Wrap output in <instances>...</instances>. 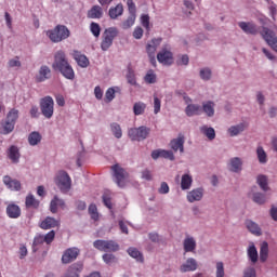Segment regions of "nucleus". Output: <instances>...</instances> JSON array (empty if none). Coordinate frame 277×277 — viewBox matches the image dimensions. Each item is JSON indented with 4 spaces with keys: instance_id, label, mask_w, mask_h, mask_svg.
<instances>
[{
    "instance_id": "19",
    "label": "nucleus",
    "mask_w": 277,
    "mask_h": 277,
    "mask_svg": "<svg viewBox=\"0 0 277 277\" xmlns=\"http://www.w3.org/2000/svg\"><path fill=\"white\" fill-rule=\"evenodd\" d=\"M79 249L77 248H69L65 250L62 256V263L64 265H68V263H72V261H77V256H79Z\"/></svg>"
},
{
    "instance_id": "9",
    "label": "nucleus",
    "mask_w": 277,
    "mask_h": 277,
    "mask_svg": "<svg viewBox=\"0 0 277 277\" xmlns=\"http://www.w3.org/2000/svg\"><path fill=\"white\" fill-rule=\"evenodd\" d=\"M111 170L115 183H117L118 187H124V185H127V176H129V173L118 164L113 166Z\"/></svg>"
},
{
    "instance_id": "10",
    "label": "nucleus",
    "mask_w": 277,
    "mask_h": 277,
    "mask_svg": "<svg viewBox=\"0 0 277 277\" xmlns=\"http://www.w3.org/2000/svg\"><path fill=\"white\" fill-rule=\"evenodd\" d=\"M157 60L162 66H172V64H174V55L168 47H164L159 51Z\"/></svg>"
},
{
    "instance_id": "38",
    "label": "nucleus",
    "mask_w": 277,
    "mask_h": 277,
    "mask_svg": "<svg viewBox=\"0 0 277 277\" xmlns=\"http://www.w3.org/2000/svg\"><path fill=\"white\" fill-rule=\"evenodd\" d=\"M88 18H103V8L101 5H93L88 12Z\"/></svg>"
},
{
    "instance_id": "35",
    "label": "nucleus",
    "mask_w": 277,
    "mask_h": 277,
    "mask_svg": "<svg viewBox=\"0 0 277 277\" xmlns=\"http://www.w3.org/2000/svg\"><path fill=\"white\" fill-rule=\"evenodd\" d=\"M64 199H60V197L54 196V198L50 202V211L51 213H57V209H64Z\"/></svg>"
},
{
    "instance_id": "8",
    "label": "nucleus",
    "mask_w": 277,
    "mask_h": 277,
    "mask_svg": "<svg viewBox=\"0 0 277 277\" xmlns=\"http://www.w3.org/2000/svg\"><path fill=\"white\" fill-rule=\"evenodd\" d=\"M55 184L61 192H69L71 185L70 175L65 171H60L56 174Z\"/></svg>"
},
{
    "instance_id": "20",
    "label": "nucleus",
    "mask_w": 277,
    "mask_h": 277,
    "mask_svg": "<svg viewBox=\"0 0 277 277\" xmlns=\"http://www.w3.org/2000/svg\"><path fill=\"white\" fill-rule=\"evenodd\" d=\"M247 129H248V123L240 122V123L230 126L227 129V135H229V137H238V135H241V133H243V131H246Z\"/></svg>"
},
{
    "instance_id": "39",
    "label": "nucleus",
    "mask_w": 277,
    "mask_h": 277,
    "mask_svg": "<svg viewBox=\"0 0 277 277\" xmlns=\"http://www.w3.org/2000/svg\"><path fill=\"white\" fill-rule=\"evenodd\" d=\"M120 93L119 87H110L106 90L105 100L106 103H111L116 98V94Z\"/></svg>"
},
{
    "instance_id": "22",
    "label": "nucleus",
    "mask_w": 277,
    "mask_h": 277,
    "mask_svg": "<svg viewBox=\"0 0 277 277\" xmlns=\"http://www.w3.org/2000/svg\"><path fill=\"white\" fill-rule=\"evenodd\" d=\"M246 228L251 233V235H254L255 237H261L263 235V229L261 228V225L252 220L246 221Z\"/></svg>"
},
{
    "instance_id": "14",
    "label": "nucleus",
    "mask_w": 277,
    "mask_h": 277,
    "mask_svg": "<svg viewBox=\"0 0 277 277\" xmlns=\"http://www.w3.org/2000/svg\"><path fill=\"white\" fill-rule=\"evenodd\" d=\"M238 27L247 36H256L259 34V26L254 22H238Z\"/></svg>"
},
{
    "instance_id": "58",
    "label": "nucleus",
    "mask_w": 277,
    "mask_h": 277,
    "mask_svg": "<svg viewBox=\"0 0 277 277\" xmlns=\"http://www.w3.org/2000/svg\"><path fill=\"white\" fill-rule=\"evenodd\" d=\"M103 261L107 265H111V263H116V255L111 253H106L103 255Z\"/></svg>"
},
{
    "instance_id": "18",
    "label": "nucleus",
    "mask_w": 277,
    "mask_h": 277,
    "mask_svg": "<svg viewBox=\"0 0 277 277\" xmlns=\"http://www.w3.org/2000/svg\"><path fill=\"white\" fill-rule=\"evenodd\" d=\"M198 269V261L194 258H187L185 262L180 266V272L182 274H187V272H196Z\"/></svg>"
},
{
    "instance_id": "7",
    "label": "nucleus",
    "mask_w": 277,
    "mask_h": 277,
    "mask_svg": "<svg viewBox=\"0 0 277 277\" xmlns=\"http://www.w3.org/2000/svg\"><path fill=\"white\" fill-rule=\"evenodd\" d=\"M261 38L266 42V44L277 53V36L274 30L263 26L260 30Z\"/></svg>"
},
{
    "instance_id": "36",
    "label": "nucleus",
    "mask_w": 277,
    "mask_h": 277,
    "mask_svg": "<svg viewBox=\"0 0 277 277\" xmlns=\"http://www.w3.org/2000/svg\"><path fill=\"white\" fill-rule=\"evenodd\" d=\"M78 66H80L81 68H88L90 66V60H88V56L76 52L74 55Z\"/></svg>"
},
{
    "instance_id": "46",
    "label": "nucleus",
    "mask_w": 277,
    "mask_h": 277,
    "mask_svg": "<svg viewBox=\"0 0 277 277\" xmlns=\"http://www.w3.org/2000/svg\"><path fill=\"white\" fill-rule=\"evenodd\" d=\"M146 111V104L144 102H136L133 105V114L134 116H143Z\"/></svg>"
},
{
    "instance_id": "62",
    "label": "nucleus",
    "mask_w": 277,
    "mask_h": 277,
    "mask_svg": "<svg viewBox=\"0 0 277 277\" xmlns=\"http://www.w3.org/2000/svg\"><path fill=\"white\" fill-rule=\"evenodd\" d=\"M158 194H162V195L170 194V186L168 185V183L162 182L160 184V187L158 188Z\"/></svg>"
},
{
    "instance_id": "12",
    "label": "nucleus",
    "mask_w": 277,
    "mask_h": 277,
    "mask_svg": "<svg viewBox=\"0 0 277 277\" xmlns=\"http://www.w3.org/2000/svg\"><path fill=\"white\" fill-rule=\"evenodd\" d=\"M205 198V188L197 187L186 194L187 202H200Z\"/></svg>"
},
{
    "instance_id": "42",
    "label": "nucleus",
    "mask_w": 277,
    "mask_h": 277,
    "mask_svg": "<svg viewBox=\"0 0 277 277\" xmlns=\"http://www.w3.org/2000/svg\"><path fill=\"white\" fill-rule=\"evenodd\" d=\"M128 254L132 259H135V261H137L138 263H144V255H142V252H140V250H137L136 248L130 247L128 249Z\"/></svg>"
},
{
    "instance_id": "56",
    "label": "nucleus",
    "mask_w": 277,
    "mask_h": 277,
    "mask_svg": "<svg viewBox=\"0 0 277 277\" xmlns=\"http://www.w3.org/2000/svg\"><path fill=\"white\" fill-rule=\"evenodd\" d=\"M90 31L94 36V38H98L101 36V25L93 22L90 24Z\"/></svg>"
},
{
    "instance_id": "25",
    "label": "nucleus",
    "mask_w": 277,
    "mask_h": 277,
    "mask_svg": "<svg viewBox=\"0 0 277 277\" xmlns=\"http://www.w3.org/2000/svg\"><path fill=\"white\" fill-rule=\"evenodd\" d=\"M247 256L252 265H256V263H259V251L256 250L254 242L249 243L247 248Z\"/></svg>"
},
{
    "instance_id": "17",
    "label": "nucleus",
    "mask_w": 277,
    "mask_h": 277,
    "mask_svg": "<svg viewBox=\"0 0 277 277\" xmlns=\"http://www.w3.org/2000/svg\"><path fill=\"white\" fill-rule=\"evenodd\" d=\"M227 168L229 172L234 174H239L243 170V160L240 157H233L227 162Z\"/></svg>"
},
{
    "instance_id": "1",
    "label": "nucleus",
    "mask_w": 277,
    "mask_h": 277,
    "mask_svg": "<svg viewBox=\"0 0 277 277\" xmlns=\"http://www.w3.org/2000/svg\"><path fill=\"white\" fill-rule=\"evenodd\" d=\"M53 70H57L65 77V79H69L72 81L75 79V69H72V66L70 63H68V58L66 57V52L58 50L54 54V62L52 64Z\"/></svg>"
},
{
    "instance_id": "47",
    "label": "nucleus",
    "mask_w": 277,
    "mask_h": 277,
    "mask_svg": "<svg viewBox=\"0 0 277 277\" xmlns=\"http://www.w3.org/2000/svg\"><path fill=\"white\" fill-rule=\"evenodd\" d=\"M252 200L255 205H265L267 202V196L263 193H253Z\"/></svg>"
},
{
    "instance_id": "57",
    "label": "nucleus",
    "mask_w": 277,
    "mask_h": 277,
    "mask_svg": "<svg viewBox=\"0 0 277 277\" xmlns=\"http://www.w3.org/2000/svg\"><path fill=\"white\" fill-rule=\"evenodd\" d=\"M126 77L130 85H137V80L135 79V71H133L132 69H128Z\"/></svg>"
},
{
    "instance_id": "41",
    "label": "nucleus",
    "mask_w": 277,
    "mask_h": 277,
    "mask_svg": "<svg viewBox=\"0 0 277 277\" xmlns=\"http://www.w3.org/2000/svg\"><path fill=\"white\" fill-rule=\"evenodd\" d=\"M25 205L27 209H38L40 207V200L36 199V197L31 194L26 196Z\"/></svg>"
},
{
    "instance_id": "55",
    "label": "nucleus",
    "mask_w": 277,
    "mask_h": 277,
    "mask_svg": "<svg viewBox=\"0 0 277 277\" xmlns=\"http://www.w3.org/2000/svg\"><path fill=\"white\" fill-rule=\"evenodd\" d=\"M89 215L94 220V222L98 221V209L96 208V205L91 203L89 206Z\"/></svg>"
},
{
    "instance_id": "49",
    "label": "nucleus",
    "mask_w": 277,
    "mask_h": 277,
    "mask_svg": "<svg viewBox=\"0 0 277 277\" xmlns=\"http://www.w3.org/2000/svg\"><path fill=\"white\" fill-rule=\"evenodd\" d=\"M110 131L117 140H120V137H122V128L118 123H111Z\"/></svg>"
},
{
    "instance_id": "59",
    "label": "nucleus",
    "mask_w": 277,
    "mask_h": 277,
    "mask_svg": "<svg viewBox=\"0 0 277 277\" xmlns=\"http://www.w3.org/2000/svg\"><path fill=\"white\" fill-rule=\"evenodd\" d=\"M262 53L265 55L266 60H269V62H276V55L267 50V48H262Z\"/></svg>"
},
{
    "instance_id": "32",
    "label": "nucleus",
    "mask_w": 277,
    "mask_h": 277,
    "mask_svg": "<svg viewBox=\"0 0 277 277\" xmlns=\"http://www.w3.org/2000/svg\"><path fill=\"white\" fill-rule=\"evenodd\" d=\"M57 226H60V221L51 216L45 217L40 224V227L43 230H49L50 228H55Z\"/></svg>"
},
{
    "instance_id": "28",
    "label": "nucleus",
    "mask_w": 277,
    "mask_h": 277,
    "mask_svg": "<svg viewBox=\"0 0 277 277\" xmlns=\"http://www.w3.org/2000/svg\"><path fill=\"white\" fill-rule=\"evenodd\" d=\"M3 183L8 187V189H11V192H21V182L17 180H12L10 175H5L3 177Z\"/></svg>"
},
{
    "instance_id": "50",
    "label": "nucleus",
    "mask_w": 277,
    "mask_h": 277,
    "mask_svg": "<svg viewBox=\"0 0 277 277\" xmlns=\"http://www.w3.org/2000/svg\"><path fill=\"white\" fill-rule=\"evenodd\" d=\"M140 22L142 27H144L146 31H150V16L148 14H142L140 17Z\"/></svg>"
},
{
    "instance_id": "16",
    "label": "nucleus",
    "mask_w": 277,
    "mask_h": 277,
    "mask_svg": "<svg viewBox=\"0 0 277 277\" xmlns=\"http://www.w3.org/2000/svg\"><path fill=\"white\" fill-rule=\"evenodd\" d=\"M169 159V161H174L176 158L174 157V151L167 149H156L151 151V159L157 161V159Z\"/></svg>"
},
{
    "instance_id": "53",
    "label": "nucleus",
    "mask_w": 277,
    "mask_h": 277,
    "mask_svg": "<svg viewBox=\"0 0 277 277\" xmlns=\"http://www.w3.org/2000/svg\"><path fill=\"white\" fill-rule=\"evenodd\" d=\"M6 120H9V122H13V124H16V120H18V109H11L6 115Z\"/></svg>"
},
{
    "instance_id": "48",
    "label": "nucleus",
    "mask_w": 277,
    "mask_h": 277,
    "mask_svg": "<svg viewBox=\"0 0 277 277\" xmlns=\"http://www.w3.org/2000/svg\"><path fill=\"white\" fill-rule=\"evenodd\" d=\"M15 124L16 123L5 119L4 123H2V130H1L2 135H8V134L12 133V131H14Z\"/></svg>"
},
{
    "instance_id": "23",
    "label": "nucleus",
    "mask_w": 277,
    "mask_h": 277,
    "mask_svg": "<svg viewBox=\"0 0 277 277\" xmlns=\"http://www.w3.org/2000/svg\"><path fill=\"white\" fill-rule=\"evenodd\" d=\"M197 242L196 238L194 236L186 235V237L183 240V249L184 252H196Z\"/></svg>"
},
{
    "instance_id": "52",
    "label": "nucleus",
    "mask_w": 277,
    "mask_h": 277,
    "mask_svg": "<svg viewBox=\"0 0 277 277\" xmlns=\"http://www.w3.org/2000/svg\"><path fill=\"white\" fill-rule=\"evenodd\" d=\"M215 277H226V271L224 269V262H216L215 264Z\"/></svg>"
},
{
    "instance_id": "11",
    "label": "nucleus",
    "mask_w": 277,
    "mask_h": 277,
    "mask_svg": "<svg viewBox=\"0 0 277 277\" xmlns=\"http://www.w3.org/2000/svg\"><path fill=\"white\" fill-rule=\"evenodd\" d=\"M186 103L185 114L188 118H193V116H200L202 114V106L198 104H192V98L184 97Z\"/></svg>"
},
{
    "instance_id": "27",
    "label": "nucleus",
    "mask_w": 277,
    "mask_h": 277,
    "mask_svg": "<svg viewBox=\"0 0 277 277\" xmlns=\"http://www.w3.org/2000/svg\"><path fill=\"white\" fill-rule=\"evenodd\" d=\"M6 155L9 159L12 161V163H18L21 161V150L16 145H12L6 150Z\"/></svg>"
},
{
    "instance_id": "6",
    "label": "nucleus",
    "mask_w": 277,
    "mask_h": 277,
    "mask_svg": "<svg viewBox=\"0 0 277 277\" xmlns=\"http://www.w3.org/2000/svg\"><path fill=\"white\" fill-rule=\"evenodd\" d=\"M93 248L100 250V252H118L120 250V245L116 240H95L93 242Z\"/></svg>"
},
{
    "instance_id": "3",
    "label": "nucleus",
    "mask_w": 277,
    "mask_h": 277,
    "mask_svg": "<svg viewBox=\"0 0 277 277\" xmlns=\"http://www.w3.org/2000/svg\"><path fill=\"white\" fill-rule=\"evenodd\" d=\"M40 111L47 120H51L55 114V101L52 96L47 95L39 102Z\"/></svg>"
},
{
    "instance_id": "5",
    "label": "nucleus",
    "mask_w": 277,
    "mask_h": 277,
    "mask_svg": "<svg viewBox=\"0 0 277 277\" xmlns=\"http://www.w3.org/2000/svg\"><path fill=\"white\" fill-rule=\"evenodd\" d=\"M117 36H118V28L109 27L105 29V31L102 35V42H101L102 51H109Z\"/></svg>"
},
{
    "instance_id": "30",
    "label": "nucleus",
    "mask_w": 277,
    "mask_h": 277,
    "mask_svg": "<svg viewBox=\"0 0 277 277\" xmlns=\"http://www.w3.org/2000/svg\"><path fill=\"white\" fill-rule=\"evenodd\" d=\"M202 111L208 118H213L215 116V103L212 101L203 102L201 107V113Z\"/></svg>"
},
{
    "instance_id": "61",
    "label": "nucleus",
    "mask_w": 277,
    "mask_h": 277,
    "mask_svg": "<svg viewBox=\"0 0 277 277\" xmlns=\"http://www.w3.org/2000/svg\"><path fill=\"white\" fill-rule=\"evenodd\" d=\"M243 277H256V269L252 266L245 268Z\"/></svg>"
},
{
    "instance_id": "54",
    "label": "nucleus",
    "mask_w": 277,
    "mask_h": 277,
    "mask_svg": "<svg viewBox=\"0 0 277 277\" xmlns=\"http://www.w3.org/2000/svg\"><path fill=\"white\" fill-rule=\"evenodd\" d=\"M44 241V235H37L32 242V251L38 252V246H42Z\"/></svg>"
},
{
    "instance_id": "45",
    "label": "nucleus",
    "mask_w": 277,
    "mask_h": 277,
    "mask_svg": "<svg viewBox=\"0 0 277 277\" xmlns=\"http://www.w3.org/2000/svg\"><path fill=\"white\" fill-rule=\"evenodd\" d=\"M268 254H269V245H267V242H262L261 249H260V261L262 263H265V261H267Z\"/></svg>"
},
{
    "instance_id": "21",
    "label": "nucleus",
    "mask_w": 277,
    "mask_h": 277,
    "mask_svg": "<svg viewBox=\"0 0 277 277\" xmlns=\"http://www.w3.org/2000/svg\"><path fill=\"white\" fill-rule=\"evenodd\" d=\"M48 79H51V67L42 65L36 75V81L38 83H44Z\"/></svg>"
},
{
    "instance_id": "31",
    "label": "nucleus",
    "mask_w": 277,
    "mask_h": 277,
    "mask_svg": "<svg viewBox=\"0 0 277 277\" xmlns=\"http://www.w3.org/2000/svg\"><path fill=\"white\" fill-rule=\"evenodd\" d=\"M124 14V6L122 3L117 4L116 6H111L108 10V16L113 19L116 21V18L122 16Z\"/></svg>"
},
{
    "instance_id": "29",
    "label": "nucleus",
    "mask_w": 277,
    "mask_h": 277,
    "mask_svg": "<svg viewBox=\"0 0 277 277\" xmlns=\"http://www.w3.org/2000/svg\"><path fill=\"white\" fill-rule=\"evenodd\" d=\"M255 155L261 166H265L267 164V161H269V156H267V151H265V148H263V146L261 145L256 147Z\"/></svg>"
},
{
    "instance_id": "60",
    "label": "nucleus",
    "mask_w": 277,
    "mask_h": 277,
    "mask_svg": "<svg viewBox=\"0 0 277 277\" xmlns=\"http://www.w3.org/2000/svg\"><path fill=\"white\" fill-rule=\"evenodd\" d=\"M143 36L144 29L140 26L135 27L133 31V38H135V40H142Z\"/></svg>"
},
{
    "instance_id": "64",
    "label": "nucleus",
    "mask_w": 277,
    "mask_h": 277,
    "mask_svg": "<svg viewBox=\"0 0 277 277\" xmlns=\"http://www.w3.org/2000/svg\"><path fill=\"white\" fill-rule=\"evenodd\" d=\"M53 239H55V230H51L47 235H43V240L45 243L53 242Z\"/></svg>"
},
{
    "instance_id": "26",
    "label": "nucleus",
    "mask_w": 277,
    "mask_h": 277,
    "mask_svg": "<svg viewBox=\"0 0 277 277\" xmlns=\"http://www.w3.org/2000/svg\"><path fill=\"white\" fill-rule=\"evenodd\" d=\"M6 215L11 220H18L21 216V207L18 205L11 202L6 206Z\"/></svg>"
},
{
    "instance_id": "37",
    "label": "nucleus",
    "mask_w": 277,
    "mask_h": 277,
    "mask_svg": "<svg viewBox=\"0 0 277 277\" xmlns=\"http://www.w3.org/2000/svg\"><path fill=\"white\" fill-rule=\"evenodd\" d=\"M199 77L201 81H211L213 79V70L210 67H201L199 69Z\"/></svg>"
},
{
    "instance_id": "13",
    "label": "nucleus",
    "mask_w": 277,
    "mask_h": 277,
    "mask_svg": "<svg viewBox=\"0 0 277 277\" xmlns=\"http://www.w3.org/2000/svg\"><path fill=\"white\" fill-rule=\"evenodd\" d=\"M170 148L173 153L183 155V153H185V136L180 134L176 138L171 140Z\"/></svg>"
},
{
    "instance_id": "40",
    "label": "nucleus",
    "mask_w": 277,
    "mask_h": 277,
    "mask_svg": "<svg viewBox=\"0 0 277 277\" xmlns=\"http://www.w3.org/2000/svg\"><path fill=\"white\" fill-rule=\"evenodd\" d=\"M200 133H202V135H206V137H208L210 141L215 140V129L209 127V126H201L199 128Z\"/></svg>"
},
{
    "instance_id": "15",
    "label": "nucleus",
    "mask_w": 277,
    "mask_h": 277,
    "mask_svg": "<svg viewBox=\"0 0 277 277\" xmlns=\"http://www.w3.org/2000/svg\"><path fill=\"white\" fill-rule=\"evenodd\" d=\"M161 39H153L150 42L147 43L146 52L151 64H157V61L155 60V53H157V49H159Z\"/></svg>"
},
{
    "instance_id": "2",
    "label": "nucleus",
    "mask_w": 277,
    "mask_h": 277,
    "mask_svg": "<svg viewBox=\"0 0 277 277\" xmlns=\"http://www.w3.org/2000/svg\"><path fill=\"white\" fill-rule=\"evenodd\" d=\"M45 36L50 38L51 42L57 44L63 42V40H68V38H70V30L64 25H57L53 29L47 30Z\"/></svg>"
},
{
    "instance_id": "51",
    "label": "nucleus",
    "mask_w": 277,
    "mask_h": 277,
    "mask_svg": "<svg viewBox=\"0 0 277 277\" xmlns=\"http://www.w3.org/2000/svg\"><path fill=\"white\" fill-rule=\"evenodd\" d=\"M144 81L149 84L157 83V74L153 69L148 70L144 77Z\"/></svg>"
},
{
    "instance_id": "24",
    "label": "nucleus",
    "mask_w": 277,
    "mask_h": 277,
    "mask_svg": "<svg viewBox=\"0 0 277 277\" xmlns=\"http://www.w3.org/2000/svg\"><path fill=\"white\" fill-rule=\"evenodd\" d=\"M80 272H83V263L77 262L68 267L63 277H79Z\"/></svg>"
},
{
    "instance_id": "44",
    "label": "nucleus",
    "mask_w": 277,
    "mask_h": 277,
    "mask_svg": "<svg viewBox=\"0 0 277 277\" xmlns=\"http://www.w3.org/2000/svg\"><path fill=\"white\" fill-rule=\"evenodd\" d=\"M42 142V135L40 132H31L28 136V143L30 146H38V144Z\"/></svg>"
},
{
    "instance_id": "4",
    "label": "nucleus",
    "mask_w": 277,
    "mask_h": 277,
    "mask_svg": "<svg viewBox=\"0 0 277 277\" xmlns=\"http://www.w3.org/2000/svg\"><path fill=\"white\" fill-rule=\"evenodd\" d=\"M128 135L132 142H144L150 135V128L146 126H141L138 128H130L128 130Z\"/></svg>"
},
{
    "instance_id": "33",
    "label": "nucleus",
    "mask_w": 277,
    "mask_h": 277,
    "mask_svg": "<svg viewBox=\"0 0 277 277\" xmlns=\"http://www.w3.org/2000/svg\"><path fill=\"white\" fill-rule=\"evenodd\" d=\"M194 183V177L189 175V173H185L181 177V189L183 192H187V189H192V185Z\"/></svg>"
},
{
    "instance_id": "34",
    "label": "nucleus",
    "mask_w": 277,
    "mask_h": 277,
    "mask_svg": "<svg viewBox=\"0 0 277 277\" xmlns=\"http://www.w3.org/2000/svg\"><path fill=\"white\" fill-rule=\"evenodd\" d=\"M256 183L262 192H269V179L267 175L260 174L256 176Z\"/></svg>"
},
{
    "instance_id": "43",
    "label": "nucleus",
    "mask_w": 277,
    "mask_h": 277,
    "mask_svg": "<svg viewBox=\"0 0 277 277\" xmlns=\"http://www.w3.org/2000/svg\"><path fill=\"white\" fill-rule=\"evenodd\" d=\"M136 18H137V15L129 14V16L127 17V19L123 21V22L120 24L121 29H131V27H133V25H135Z\"/></svg>"
},
{
    "instance_id": "63",
    "label": "nucleus",
    "mask_w": 277,
    "mask_h": 277,
    "mask_svg": "<svg viewBox=\"0 0 277 277\" xmlns=\"http://www.w3.org/2000/svg\"><path fill=\"white\" fill-rule=\"evenodd\" d=\"M159 111H161V100L154 96V114H159Z\"/></svg>"
}]
</instances>
